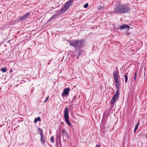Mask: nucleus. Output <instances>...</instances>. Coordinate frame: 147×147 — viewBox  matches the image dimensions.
I'll list each match as a JSON object with an SVG mask.
<instances>
[{
    "label": "nucleus",
    "instance_id": "obj_2",
    "mask_svg": "<svg viewBox=\"0 0 147 147\" xmlns=\"http://www.w3.org/2000/svg\"><path fill=\"white\" fill-rule=\"evenodd\" d=\"M69 43L71 46H73L77 49H80V47L84 45V41L83 40H78L77 41H70Z\"/></svg>",
    "mask_w": 147,
    "mask_h": 147
},
{
    "label": "nucleus",
    "instance_id": "obj_16",
    "mask_svg": "<svg viewBox=\"0 0 147 147\" xmlns=\"http://www.w3.org/2000/svg\"><path fill=\"white\" fill-rule=\"evenodd\" d=\"M125 83H127L128 81V77L126 75L125 76Z\"/></svg>",
    "mask_w": 147,
    "mask_h": 147
},
{
    "label": "nucleus",
    "instance_id": "obj_1",
    "mask_svg": "<svg viewBox=\"0 0 147 147\" xmlns=\"http://www.w3.org/2000/svg\"><path fill=\"white\" fill-rule=\"evenodd\" d=\"M130 9L129 7L123 4L116 6L114 8V12L115 13H124L128 12Z\"/></svg>",
    "mask_w": 147,
    "mask_h": 147
},
{
    "label": "nucleus",
    "instance_id": "obj_27",
    "mask_svg": "<svg viewBox=\"0 0 147 147\" xmlns=\"http://www.w3.org/2000/svg\"><path fill=\"white\" fill-rule=\"evenodd\" d=\"M146 139H147V133L146 134Z\"/></svg>",
    "mask_w": 147,
    "mask_h": 147
},
{
    "label": "nucleus",
    "instance_id": "obj_17",
    "mask_svg": "<svg viewBox=\"0 0 147 147\" xmlns=\"http://www.w3.org/2000/svg\"><path fill=\"white\" fill-rule=\"evenodd\" d=\"M51 141L52 143L54 142V137L53 136H52L51 138Z\"/></svg>",
    "mask_w": 147,
    "mask_h": 147
},
{
    "label": "nucleus",
    "instance_id": "obj_13",
    "mask_svg": "<svg viewBox=\"0 0 147 147\" xmlns=\"http://www.w3.org/2000/svg\"><path fill=\"white\" fill-rule=\"evenodd\" d=\"M119 89H117V90L116 92V93L113 96L114 97L119 98Z\"/></svg>",
    "mask_w": 147,
    "mask_h": 147
},
{
    "label": "nucleus",
    "instance_id": "obj_21",
    "mask_svg": "<svg viewBox=\"0 0 147 147\" xmlns=\"http://www.w3.org/2000/svg\"><path fill=\"white\" fill-rule=\"evenodd\" d=\"M137 73H135V74L134 77V80H136V77H137Z\"/></svg>",
    "mask_w": 147,
    "mask_h": 147
},
{
    "label": "nucleus",
    "instance_id": "obj_6",
    "mask_svg": "<svg viewBox=\"0 0 147 147\" xmlns=\"http://www.w3.org/2000/svg\"><path fill=\"white\" fill-rule=\"evenodd\" d=\"M38 130L40 131V140L42 143L43 144L45 142V140L44 139V137L43 135L42 131V129L38 128Z\"/></svg>",
    "mask_w": 147,
    "mask_h": 147
},
{
    "label": "nucleus",
    "instance_id": "obj_19",
    "mask_svg": "<svg viewBox=\"0 0 147 147\" xmlns=\"http://www.w3.org/2000/svg\"><path fill=\"white\" fill-rule=\"evenodd\" d=\"M76 98V96H74L72 99V102H74L75 101Z\"/></svg>",
    "mask_w": 147,
    "mask_h": 147
},
{
    "label": "nucleus",
    "instance_id": "obj_7",
    "mask_svg": "<svg viewBox=\"0 0 147 147\" xmlns=\"http://www.w3.org/2000/svg\"><path fill=\"white\" fill-rule=\"evenodd\" d=\"M62 133V135L63 136V138H64V137H66L67 139H65V141H68V140L70 139V137L67 135V132L65 131V129L63 128V129Z\"/></svg>",
    "mask_w": 147,
    "mask_h": 147
},
{
    "label": "nucleus",
    "instance_id": "obj_23",
    "mask_svg": "<svg viewBox=\"0 0 147 147\" xmlns=\"http://www.w3.org/2000/svg\"><path fill=\"white\" fill-rule=\"evenodd\" d=\"M49 98V96H47V98H46V99H45V100L44 101V102L45 103H46L47 102V101Z\"/></svg>",
    "mask_w": 147,
    "mask_h": 147
},
{
    "label": "nucleus",
    "instance_id": "obj_5",
    "mask_svg": "<svg viewBox=\"0 0 147 147\" xmlns=\"http://www.w3.org/2000/svg\"><path fill=\"white\" fill-rule=\"evenodd\" d=\"M70 90V88H66L63 90V92L62 94V96L63 98L67 96H68Z\"/></svg>",
    "mask_w": 147,
    "mask_h": 147
},
{
    "label": "nucleus",
    "instance_id": "obj_25",
    "mask_svg": "<svg viewBox=\"0 0 147 147\" xmlns=\"http://www.w3.org/2000/svg\"><path fill=\"white\" fill-rule=\"evenodd\" d=\"M100 146L98 144H97L96 145V146L95 147H100Z\"/></svg>",
    "mask_w": 147,
    "mask_h": 147
},
{
    "label": "nucleus",
    "instance_id": "obj_26",
    "mask_svg": "<svg viewBox=\"0 0 147 147\" xmlns=\"http://www.w3.org/2000/svg\"><path fill=\"white\" fill-rule=\"evenodd\" d=\"M137 129H135L134 131V132H135L136 131Z\"/></svg>",
    "mask_w": 147,
    "mask_h": 147
},
{
    "label": "nucleus",
    "instance_id": "obj_11",
    "mask_svg": "<svg viewBox=\"0 0 147 147\" xmlns=\"http://www.w3.org/2000/svg\"><path fill=\"white\" fill-rule=\"evenodd\" d=\"M129 26L128 25L126 24H123L120 27V29H129Z\"/></svg>",
    "mask_w": 147,
    "mask_h": 147
},
{
    "label": "nucleus",
    "instance_id": "obj_22",
    "mask_svg": "<svg viewBox=\"0 0 147 147\" xmlns=\"http://www.w3.org/2000/svg\"><path fill=\"white\" fill-rule=\"evenodd\" d=\"M139 123H138L136 124V126L135 127V129H137L138 127V126L139 125Z\"/></svg>",
    "mask_w": 147,
    "mask_h": 147
},
{
    "label": "nucleus",
    "instance_id": "obj_14",
    "mask_svg": "<svg viewBox=\"0 0 147 147\" xmlns=\"http://www.w3.org/2000/svg\"><path fill=\"white\" fill-rule=\"evenodd\" d=\"M80 49H77V50L75 51V52L77 55H78L79 56L80 55Z\"/></svg>",
    "mask_w": 147,
    "mask_h": 147
},
{
    "label": "nucleus",
    "instance_id": "obj_15",
    "mask_svg": "<svg viewBox=\"0 0 147 147\" xmlns=\"http://www.w3.org/2000/svg\"><path fill=\"white\" fill-rule=\"evenodd\" d=\"M37 121H40L41 119L40 117H38L37 118H36L34 120V122L35 123Z\"/></svg>",
    "mask_w": 147,
    "mask_h": 147
},
{
    "label": "nucleus",
    "instance_id": "obj_20",
    "mask_svg": "<svg viewBox=\"0 0 147 147\" xmlns=\"http://www.w3.org/2000/svg\"><path fill=\"white\" fill-rule=\"evenodd\" d=\"M88 6V3H86L83 6V7L85 8H87Z\"/></svg>",
    "mask_w": 147,
    "mask_h": 147
},
{
    "label": "nucleus",
    "instance_id": "obj_10",
    "mask_svg": "<svg viewBox=\"0 0 147 147\" xmlns=\"http://www.w3.org/2000/svg\"><path fill=\"white\" fill-rule=\"evenodd\" d=\"M118 98L113 96L111 100V106L112 107L114 106L115 103L118 100Z\"/></svg>",
    "mask_w": 147,
    "mask_h": 147
},
{
    "label": "nucleus",
    "instance_id": "obj_3",
    "mask_svg": "<svg viewBox=\"0 0 147 147\" xmlns=\"http://www.w3.org/2000/svg\"><path fill=\"white\" fill-rule=\"evenodd\" d=\"M74 2L73 0H70L67 2L61 8L60 10V13H63L67 10L69 7L73 4Z\"/></svg>",
    "mask_w": 147,
    "mask_h": 147
},
{
    "label": "nucleus",
    "instance_id": "obj_9",
    "mask_svg": "<svg viewBox=\"0 0 147 147\" xmlns=\"http://www.w3.org/2000/svg\"><path fill=\"white\" fill-rule=\"evenodd\" d=\"M30 15V13L29 12L27 13L23 16H21L19 20L21 21H23L25 20L26 19L28 18V16Z\"/></svg>",
    "mask_w": 147,
    "mask_h": 147
},
{
    "label": "nucleus",
    "instance_id": "obj_12",
    "mask_svg": "<svg viewBox=\"0 0 147 147\" xmlns=\"http://www.w3.org/2000/svg\"><path fill=\"white\" fill-rule=\"evenodd\" d=\"M115 86L117 88V89H119L120 83L118 79L115 80Z\"/></svg>",
    "mask_w": 147,
    "mask_h": 147
},
{
    "label": "nucleus",
    "instance_id": "obj_24",
    "mask_svg": "<svg viewBox=\"0 0 147 147\" xmlns=\"http://www.w3.org/2000/svg\"><path fill=\"white\" fill-rule=\"evenodd\" d=\"M67 123L70 126H72V124L70 123V122L69 121Z\"/></svg>",
    "mask_w": 147,
    "mask_h": 147
},
{
    "label": "nucleus",
    "instance_id": "obj_8",
    "mask_svg": "<svg viewBox=\"0 0 147 147\" xmlns=\"http://www.w3.org/2000/svg\"><path fill=\"white\" fill-rule=\"evenodd\" d=\"M119 72L116 70H115L113 72V77L114 80L118 79L119 78Z\"/></svg>",
    "mask_w": 147,
    "mask_h": 147
},
{
    "label": "nucleus",
    "instance_id": "obj_4",
    "mask_svg": "<svg viewBox=\"0 0 147 147\" xmlns=\"http://www.w3.org/2000/svg\"><path fill=\"white\" fill-rule=\"evenodd\" d=\"M69 109L68 107H66L64 111V117L65 122L67 123L69 122Z\"/></svg>",
    "mask_w": 147,
    "mask_h": 147
},
{
    "label": "nucleus",
    "instance_id": "obj_18",
    "mask_svg": "<svg viewBox=\"0 0 147 147\" xmlns=\"http://www.w3.org/2000/svg\"><path fill=\"white\" fill-rule=\"evenodd\" d=\"M1 70L3 72H6L7 71V69L6 68H3L1 69Z\"/></svg>",
    "mask_w": 147,
    "mask_h": 147
}]
</instances>
